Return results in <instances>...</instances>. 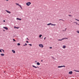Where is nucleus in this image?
<instances>
[{"label":"nucleus","mask_w":79,"mask_h":79,"mask_svg":"<svg viewBox=\"0 0 79 79\" xmlns=\"http://www.w3.org/2000/svg\"><path fill=\"white\" fill-rule=\"evenodd\" d=\"M15 4H16V5H18L19 6V7H20V8H22V7H21V6L19 5V4L16 3Z\"/></svg>","instance_id":"obj_4"},{"label":"nucleus","mask_w":79,"mask_h":79,"mask_svg":"<svg viewBox=\"0 0 79 79\" xmlns=\"http://www.w3.org/2000/svg\"><path fill=\"white\" fill-rule=\"evenodd\" d=\"M16 19L17 20H21V19H19V18H17Z\"/></svg>","instance_id":"obj_10"},{"label":"nucleus","mask_w":79,"mask_h":79,"mask_svg":"<svg viewBox=\"0 0 79 79\" xmlns=\"http://www.w3.org/2000/svg\"><path fill=\"white\" fill-rule=\"evenodd\" d=\"M66 48V46L65 45H64L63 46V48Z\"/></svg>","instance_id":"obj_11"},{"label":"nucleus","mask_w":79,"mask_h":79,"mask_svg":"<svg viewBox=\"0 0 79 79\" xmlns=\"http://www.w3.org/2000/svg\"><path fill=\"white\" fill-rule=\"evenodd\" d=\"M16 29H19V28L18 27H16Z\"/></svg>","instance_id":"obj_34"},{"label":"nucleus","mask_w":79,"mask_h":79,"mask_svg":"<svg viewBox=\"0 0 79 79\" xmlns=\"http://www.w3.org/2000/svg\"><path fill=\"white\" fill-rule=\"evenodd\" d=\"M3 31H5V30H3Z\"/></svg>","instance_id":"obj_37"},{"label":"nucleus","mask_w":79,"mask_h":79,"mask_svg":"<svg viewBox=\"0 0 79 79\" xmlns=\"http://www.w3.org/2000/svg\"><path fill=\"white\" fill-rule=\"evenodd\" d=\"M9 0H6V1H8Z\"/></svg>","instance_id":"obj_41"},{"label":"nucleus","mask_w":79,"mask_h":79,"mask_svg":"<svg viewBox=\"0 0 79 79\" xmlns=\"http://www.w3.org/2000/svg\"><path fill=\"white\" fill-rule=\"evenodd\" d=\"M76 32H77V33H78V34H79V31H76Z\"/></svg>","instance_id":"obj_21"},{"label":"nucleus","mask_w":79,"mask_h":79,"mask_svg":"<svg viewBox=\"0 0 79 79\" xmlns=\"http://www.w3.org/2000/svg\"><path fill=\"white\" fill-rule=\"evenodd\" d=\"M3 22H5V20H3Z\"/></svg>","instance_id":"obj_36"},{"label":"nucleus","mask_w":79,"mask_h":79,"mask_svg":"<svg viewBox=\"0 0 79 79\" xmlns=\"http://www.w3.org/2000/svg\"><path fill=\"white\" fill-rule=\"evenodd\" d=\"M26 5H27V6H29L31 4V2H28L26 3Z\"/></svg>","instance_id":"obj_3"},{"label":"nucleus","mask_w":79,"mask_h":79,"mask_svg":"<svg viewBox=\"0 0 79 79\" xmlns=\"http://www.w3.org/2000/svg\"><path fill=\"white\" fill-rule=\"evenodd\" d=\"M13 40H14V41H15V42H16V40L14 39H13Z\"/></svg>","instance_id":"obj_27"},{"label":"nucleus","mask_w":79,"mask_h":79,"mask_svg":"<svg viewBox=\"0 0 79 79\" xmlns=\"http://www.w3.org/2000/svg\"><path fill=\"white\" fill-rule=\"evenodd\" d=\"M37 65H40V63H39V62H37Z\"/></svg>","instance_id":"obj_13"},{"label":"nucleus","mask_w":79,"mask_h":79,"mask_svg":"<svg viewBox=\"0 0 79 79\" xmlns=\"http://www.w3.org/2000/svg\"><path fill=\"white\" fill-rule=\"evenodd\" d=\"M3 28L4 29H6V30H8V28H7V27H3Z\"/></svg>","instance_id":"obj_8"},{"label":"nucleus","mask_w":79,"mask_h":79,"mask_svg":"<svg viewBox=\"0 0 79 79\" xmlns=\"http://www.w3.org/2000/svg\"><path fill=\"white\" fill-rule=\"evenodd\" d=\"M60 20H62V21H64L63 19H60L59 20V21H60Z\"/></svg>","instance_id":"obj_24"},{"label":"nucleus","mask_w":79,"mask_h":79,"mask_svg":"<svg viewBox=\"0 0 79 79\" xmlns=\"http://www.w3.org/2000/svg\"><path fill=\"white\" fill-rule=\"evenodd\" d=\"M12 52H13V53H15V51L14 50H12Z\"/></svg>","instance_id":"obj_9"},{"label":"nucleus","mask_w":79,"mask_h":79,"mask_svg":"<svg viewBox=\"0 0 79 79\" xmlns=\"http://www.w3.org/2000/svg\"><path fill=\"white\" fill-rule=\"evenodd\" d=\"M0 52H1V53L2 52V50H1V49H0Z\"/></svg>","instance_id":"obj_26"},{"label":"nucleus","mask_w":79,"mask_h":79,"mask_svg":"<svg viewBox=\"0 0 79 79\" xmlns=\"http://www.w3.org/2000/svg\"><path fill=\"white\" fill-rule=\"evenodd\" d=\"M66 39H68V38H63L62 39V40H63Z\"/></svg>","instance_id":"obj_12"},{"label":"nucleus","mask_w":79,"mask_h":79,"mask_svg":"<svg viewBox=\"0 0 79 79\" xmlns=\"http://www.w3.org/2000/svg\"><path fill=\"white\" fill-rule=\"evenodd\" d=\"M50 25H52V26H56V24H52L51 23L47 24V26H50Z\"/></svg>","instance_id":"obj_2"},{"label":"nucleus","mask_w":79,"mask_h":79,"mask_svg":"<svg viewBox=\"0 0 79 79\" xmlns=\"http://www.w3.org/2000/svg\"><path fill=\"white\" fill-rule=\"evenodd\" d=\"M49 48H51V49L52 48V47H50Z\"/></svg>","instance_id":"obj_32"},{"label":"nucleus","mask_w":79,"mask_h":79,"mask_svg":"<svg viewBox=\"0 0 79 79\" xmlns=\"http://www.w3.org/2000/svg\"><path fill=\"white\" fill-rule=\"evenodd\" d=\"M69 16H72V15H69Z\"/></svg>","instance_id":"obj_28"},{"label":"nucleus","mask_w":79,"mask_h":79,"mask_svg":"<svg viewBox=\"0 0 79 79\" xmlns=\"http://www.w3.org/2000/svg\"><path fill=\"white\" fill-rule=\"evenodd\" d=\"M26 45H27V44L26 43L25 45H23V46H26Z\"/></svg>","instance_id":"obj_22"},{"label":"nucleus","mask_w":79,"mask_h":79,"mask_svg":"<svg viewBox=\"0 0 79 79\" xmlns=\"http://www.w3.org/2000/svg\"><path fill=\"white\" fill-rule=\"evenodd\" d=\"M14 28H15V29H16V27L15 26Z\"/></svg>","instance_id":"obj_31"},{"label":"nucleus","mask_w":79,"mask_h":79,"mask_svg":"<svg viewBox=\"0 0 79 79\" xmlns=\"http://www.w3.org/2000/svg\"><path fill=\"white\" fill-rule=\"evenodd\" d=\"M42 35H39V37L40 38V37H42Z\"/></svg>","instance_id":"obj_18"},{"label":"nucleus","mask_w":79,"mask_h":79,"mask_svg":"<svg viewBox=\"0 0 79 79\" xmlns=\"http://www.w3.org/2000/svg\"><path fill=\"white\" fill-rule=\"evenodd\" d=\"M26 42H27V43H29V42L28 41H26Z\"/></svg>","instance_id":"obj_30"},{"label":"nucleus","mask_w":79,"mask_h":79,"mask_svg":"<svg viewBox=\"0 0 79 79\" xmlns=\"http://www.w3.org/2000/svg\"><path fill=\"white\" fill-rule=\"evenodd\" d=\"M1 56H4L5 55L4 54L2 53L1 54Z\"/></svg>","instance_id":"obj_14"},{"label":"nucleus","mask_w":79,"mask_h":79,"mask_svg":"<svg viewBox=\"0 0 79 79\" xmlns=\"http://www.w3.org/2000/svg\"><path fill=\"white\" fill-rule=\"evenodd\" d=\"M6 11L8 13H9V14H10L11 13V12H10V11H8V10H6Z\"/></svg>","instance_id":"obj_6"},{"label":"nucleus","mask_w":79,"mask_h":79,"mask_svg":"<svg viewBox=\"0 0 79 79\" xmlns=\"http://www.w3.org/2000/svg\"><path fill=\"white\" fill-rule=\"evenodd\" d=\"M59 40V41H61V40H62V39L61 40Z\"/></svg>","instance_id":"obj_23"},{"label":"nucleus","mask_w":79,"mask_h":79,"mask_svg":"<svg viewBox=\"0 0 79 79\" xmlns=\"http://www.w3.org/2000/svg\"><path fill=\"white\" fill-rule=\"evenodd\" d=\"M74 71H75V72H78L79 73V71H78V70H74Z\"/></svg>","instance_id":"obj_19"},{"label":"nucleus","mask_w":79,"mask_h":79,"mask_svg":"<svg viewBox=\"0 0 79 79\" xmlns=\"http://www.w3.org/2000/svg\"><path fill=\"white\" fill-rule=\"evenodd\" d=\"M69 74H73V71H70L69 73Z\"/></svg>","instance_id":"obj_7"},{"label":"nucleus","mask_w":79,"mask_h":79,"mask_svg":"<svg viewBox=\"0 0 79 79\" xmlns=\"http://www.w3.org/2000/svg\"><path fill=\"white\" fill-rule=\"evenodd\" d=\"M21 44L19 43H18L17 44V45H18V46H19V45H20Z\"/></svg>","instance_id":"obj_16"},{"label":"nucleus","mask_w":79,"mask_h":79,"mask_svg":"<svg viewBox=\"0 0 79 79\" xmlns=\"http://www.w3.org/2000/svg\"><path fill=\"white\" fill-rule=\"evenodd\" d=\"M39 47H40L41 48H43V47H44V45H43V44H39Z\"/></svg>","instance_id":"obj_1"},{"label":"nucleus","mask_w":79,"mask_h":79,"mask_svg":"<svg viewBox=\"0 0 79 79\" xmlns=\"http://www.w3.org/2000/svg\"><path fill=\"white\" fill-rule=\"evenodd\" d=\"M33 67L34 68H37V67L35 66L34 65H32Z\"/></svg>","instance_id":"obj_15"},{"label":"nucleus","mask_w":79,"mask_h":79,"mask_svg":"<svg viewBox=\"0 0 79 79\" xmlns=\"http://www.w3.org/2000/svg\"><path fill=\"white\" fill-rule=\"evenodd\" d=\"M41 61H43V60H41Z\"/></svg>","instance_id":"obj_40"},{"label":"nucleus","mask_w":79,"mask_h":79,"mask_svg":"<svg viewBox=\"0 0 79 79\" xmlns=\"http://www.w3.org/2000/svg\"><path fill=\"white\" fill-rule=\"evenodd\" d=\"M45 39H46V37H45L44 38V40H45Z\"/></svg>","instance_id":"obj_33"},{"label":"nucleus","mask_w":79,"mask_h":79,"mask_svg":"<svg viewBox=\"0 0 79 79\" xmlns=\"http://www.w3.org/2000/svg\"><path fill=\"white\" fill-rule=\"evenodd\" d=\"M1 50H2V51L4 52V53H5V51L3 49H1Z\"/></svg>","instance_id":"obj_20"},{"label":"nucleus","mask_w":79,"mask_h":79,"mask_svg":"<svg viewBox=\"0 0 79 79\" xmlns=\"http://www.w3.org/2000/svg\"><path fill=\"white\" fill-rule=\"evenodd\" d=\"M62 67H65V66L63 65V66H59L58 67V68H62Z\"/></svg>","instance_id":"obj_5"},{"label":"nucleus","mask_w":79,"mask_h":79,"mask_svg":"<svg viewBox=\"0 0 79 79\" xmlns=\"http://www.w3.org/2000/svg\"><path fill=\"white\" fill-rule=\"evenodd\" d=\"M27 39L28 40H29V39H28V38H27Z\"/></svg>","instance_id":"obj_38"},{"label":"nucleus","mask_w":79,"mask_h":79,"mask_svg":"<svg viewBox=\"0 0 79 79\" xmlns=\"http://www.w3.org/2000/svg\"><path fill=\"white\" fill-rule=\"evenodd\" d=\"M74 23H76V24H78V25H79V24H78L76 22H75Z\"/></svg>","instance_id":"obj_17"},{"label":"nucleus","mask_w":79,"mask_h":79,"mask_svg":"<svg viewBox=\"0 0 79 79\" xmlns=\"http://www.w3.org/2000/svg\"><path fill=\"white\" fill-rule=\"evenodd\" d=\"M29 45H30V46H32V44H29Z\"/></svg>","instance_id":"obj_29"},{"label":"nucleus","mask_w":79,"mask_h":79,"mask_svg":"<svg viewBox=\"0 0 79 79\" xmlns=\"http://www.w3.org/2000/svg\"><path fill=\"white\" fill-rule=\"evenodd\" d=\"M75 20H76L77 21H79V19H75Z\"/></svg>","instance_id":"obj_25"},{"label":"nucleus","mask_w":79,"mask_h":79,"mask_svg":"<svg viewBox=\"0 0 79 79\" xmlns=\"http://www.w3.org/2000/svg\"><path fill=\"white\" fill-rule=\"evenodd\" d=\"M66 28L65 29V31H66Z\"/></svg>","instance_id":"obj_35"},{"label":"nucleus","mask_w":79,"mask_h":79,"mask_svg":"<svg viewBox=\"0 0 79 79\" xmlns=\"http://www.w3.org/2000/svg\"><path fill=\"white\" fill-rule=\"evenodd\" d=\"M35 62H37V61H35Z\"/></svg>","instance_id":"obj_39"}]
</instances>
